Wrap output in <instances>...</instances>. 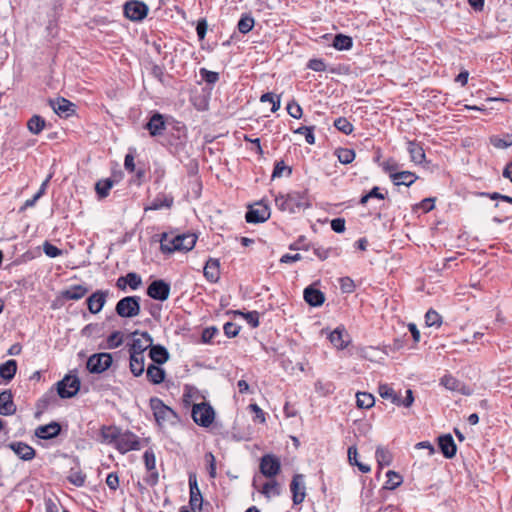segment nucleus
Here are the masks:
<instances>
[{
	"instance_id": "1",
	"label": "nucleus",
	"mask_w": 512,
	"mask_h": 512,
	"mask_svg": "<svg viewBox=\"0 0 512 512\" xmlns=\"http://www.w3.org/2000/svg\"><path fill=\"white\" fill-rule=\"evenodd\" d=\"M275 205L279 210L291 214L298 213L311 206L306 191L279 194L275 197Z\"/></svg>"
},
{
	"instance_id": "2",
	"label": "nucleus",
	"mask_w": 512,
	"mask_h": 512,
	"mask_svg": "<svg viewBox=\"0 0 512 512\" xmlns=\"http://www.w3.org/2000/svg\"><path fill=\"white\" fill-rule=\"evenodd\" d=\"M195 234L170 235L163 233L160 239V249L163 253L171 254L176 251H190L196 244Z\"/></svg>"
},
{
	"instance_id": "3",
	"label": "nucleus",
	"mask_w": 512,
	"mask_h": 512,
	"mask_svg": "<svg viewBox=\"0 0 512 512\" xmlns=\"http://www.w3.org/2000/svg\"><path fill=\"white\" fill-rule=\"evenodd\" d=\"M149 406L160 428L166 425L174 426L180 421L178 414L158 397H151Z\"/></svg>"
},
{
	"instance_id": "4",
	"label": "nucleus",
	"mask_w": 512,
	"mask_h": 512,
	"mask_svg": "<svg viewBox=\"0 0 512 512\" xmlns=\"http://www.w3.org/2000/svg\"><path fill=\"white\" fill-rule=\"evenodd\" d=\"M140 301L139 296H125L117 302L115 312L122 318L136 317L141 311Z\"/></svg>"
},
{
	"instance_id": "5",
	"label": "nucleus",
	"mask_w": 512,
	"mask_h": 512,
	"mask_svg": "<svg viewBox=\"0 0 512 512\" xmlns=\"http://www.w3.org/2000/svg\"><path fill=\"white\" fill-rule=\"evenodd\" d=\"M191 416L197 425L209 427L214 421L215 411L207 402L197 403L192 406Z\"/></svg>"
},
{
	"instance_id": "6",
	"label": "nucleus",
	"mask_w": 512,
	"mask_h": 512,
	"mask_svg": "<svg viewBox=\"0 0 512 512\" xmlns=\"http://www.w3.org/2000/svg\"><path fill=\"white\" fill-rule=\"evenodd\" d=\"M81 382L77 375L67 374L56 384V391L60 398L74 397L80 390Z\"/></svg>"
},
{
	"instance_id": "7",
	"label": "nucleus",
	"mask_w": 512,
	"mask_h": 512,
	"mask_svg": "<svg viewBox=\"0 0 512 512\" xmlns=\"http://www.w3.org/2000/svg\"><path fill=\"white\" fill-rule=\"evenodd\" d=\"M112 362L113 358L110 353H95L88 358L86 368L92 374H101L111 367Z\"/></svg>"
},
{
	"instance_id": "8",
	"label": "nucleus",
	"mask_w": 512,
	"mask_h": 512,
	"mask_svg": "<svg viewBox=\"0 0 512 512\" xmlns=\"http://www.w3.org/2000/svg\"><path fill=\"white\" fill-rule=\"evenodd\" d=\"M270 218V208L263 201L251 205L246 212L245 219L248 223H263Z\"/></svg>"
},
{
	"instance_id": "9",
	"label": "nucleus",
	"mask_w": 512,
	"mask_h": 512,
	"mask_svg": "<svg viewBox=\"0 0 512 512\" xmlns=\"http://www.w3.org/2000/svg\"><path fill=\"white\" fill-rule=\"evenodd\" d=\"M170 284L162 279L153 280L147 287V295L157 301L163 302L169 298Z\"/></svg>"
},
{
	"instance_id": "10",
	"label": "nucleus",
	"mask_w": 512,
	"mask_h": 512,
	"mask_svg": "<svg viewBox=\"0 0 512 512\" xmlns=\"http://www.w3.org/2000/svg\"><path fill=\"white\" fill-rule=\"evenodd\" d=\"M148 6L138 0H131L124 5V15L132 21L143 20L148 13Z\"/></svg>"
},
{
	"instance_id": "11",
	"label": "nucleus",
	"mask_w": 512,
	"mask_h": 512,
	"mask_svg": "<svg viewBox=\"0 0 512 512\" xmlns=\"http://www.w3.org/2000/svg\"><path fill=\"white\" fill-rule=\"evenodd\" d=\"M115 445L117 450L122 454L141 448L138 436L130 431L120 432Z\"/></svg>"
},
{
	"instance_id": "12",
	"label": "nucleus",
	"mask_w": 512,
	"mask_h": 512,
	"mask_svg": "<svg viewBox=\"0 0 512 512\" xmlns=\"http://www.w3.org/2000/svg\"><path fill=\"white\" fill-rule=\"evenodd\" d=\"M259 468L265 477L272 478L280 472L281 463L275 455L266 454L261 457Z\"/></svg>"
},
{
	"instance_id": "13",
	"label": "nucleus",
	"mask_w": 512,
	"mask_h": 512,
	"mask_svg": "<svg viewBox=\"0 0 512 512\" xmlns=\"http://www.w3.org/2000/svg\"><path fill=\"white\" fill-rule=\"evenodd\" d=\"M290 491L292 493V501L294 505L301 504L306 497L305 476L303 474H295L290 483Z\"/></svg>"
},
{
	"instance_id": "14",
	"label": "nucleus",
	"mask_w": 512,
	"mask_h": 512,
	"mask_svg": "<svg viewBox=\"0 0 512 512\" xmlns=\"http://www.w3.org/2000/svg\"><path fill=\"white\" fill-rule=\"evenodd\" d=\"M140 338H133L129 345V355H144V352L152 345L153 338L148 332L140 333Z\"/></svg>"
},
{
	"instance_id": "15",
	"label": "nucleus",
	"mask_w": 512,
	"mask_h": 512,
	"mask_svg": "<svg viewBox=\"0 0 512 512\" xmlns=\"http://www.w3.org/2000/svg\"><path fill=\"white\" fill-rule=\"evenodd\" d=\"M109 296V290H97L92 293L86 300L87 307L90 313L97 314L99 313Z\"/></svg>"
},
{
	"instance_id": "16",
	"label": "nucleus",
	"mask_w": 512,
	"mask_h": 512,
	"mask_svg": "<svg viewBox=\"0 0 512 512\" xmlns=\"http://www.w3.org/2000/svg\"><path fill=\"white\" fill-rule=\"evenodd\" d=\"M188 482H189V488H190V499H189L190 507L192 510H195V509L200 510L202 507L203 497H202L201 491H200L198 483H197L196 475L193 473L189 474Z\"/></svg>"
},
{
	"instance_id": "17",
	"label": "nucleus",
	"mask_w": 512,
	"mask_h": 512,
	"mask_svg": "<svg viewBox=\"0 0 512 512\" xmlns=\"http://www.w3.org/2000/svg\"><path fill=\"white\" fill-rule=\"evenodd\" d=\"M142 285V278L136 272H129L120 276L116 281V287L121 291H126L129 286L131 290H137Z\"/></svg>"
},
{
	"instance_id": "18",
	"label": "nucleus",
	"mask_w": 512,
	"mask_h": 512,
	"mask_svg": "<svg viewBox=\"0 0 512 512\" xmlns=\"http://www.w3.org/2000/svg\"><path fill=\"white\" fill-rule=\"evenodd\" d=\"M8 447L21 459L24 461L32 460L35 455V449L28 445L27 443L16 441L8 444Z\"/></svg>"
},
{
	"instance_id": "19",
	"label": "nucleus",
	"mask_w": 512,
	"mask_h": 512,
	"mask_svg": "<svg viewBox=\"0 0 512 512\" xmlns=\"http://www.w3.org/2000/svg\"><path fill=\"white\" fill-rule=\"evenodd\" d=\"M49 104L54 112L60 117L67 118L74 112V104L62 97H58L55 100H49Z\"/></svg>"
},
{
	"instance_id": "20",
	"label": "nucleus",
	"mask_w": 512,
	"mask_h": 512,
	"mask_svg": "<svg viewBox=\"0 0 512 512\" xmlns=\"http://www.w3.org/2000/svg\"><path fill=\"white\" fill-rule=\"evenodd\" d=\"M144 127L153 137L162 135L166 129L163 115L158 112L154 113Z\"/></svg>"
},
{
	"instance_id": "21",
	"label": "nucleus",
	"mask_w": 512,
	"mask_h": 512,
	"mask_svg": "<svg viewBox=\"0 0 512 512\" xmlns=\"http://www.w3.org/2000/svg\"><path fill=\"white\" fill-rule=\"evenodd\" d=\"M438 446L445 458L451 459L456 455L457 447L451 434L439 436Z\"/></svg>"
},
{
	"instance_id": "22",
	"label": "nucleus",
	"mask_w": 512,
	"mask_h": 512,
	"mask_svg": "<svg viewBox=\"0 0 512 512\" xmlns=\"http://www.w3.org/2000/svg\"><path fill=\"white\" fill-rule=\"evenodd\" d=\"M303 297L307 304L312 307H319L325 301V295L319 289H316L312 285L306 287L303 291Z\"/></svg>"
},
{
	"instance_id": "23",
	"label": "nucleus",
	"mask_w": 512,
	"mask_h": 512,
	"mask_svg": "<svg viewBox=\"0 0 512 512\" xmlns=\"http://www.w3.org/2000/svg\"><path fill=\"white\" fill-rule=\"evenodd\" d=\"M61 432V426L57 422H51L47 425H41L36 428L35 430V436L44 439L49 440L57 437Z\"/></svg>"
},
{
	"instance_id": "24",
	"label": "nucleus",
	"mask_w": 512,
	"mask_h": 512,
	"mask_svg": "<svg viewBox=\"0 0 512 512\" xmlns=\"http://www.w3.org/2000/svg\"><path fill=\"white\" fill-rule=\"evenodd\" d=\"M16 405L13 401L11 390H4L0 393V415L10 416L16 412Z\"/></svg>"
},
{
	"instance_id": "25",
	"label": "nucleus",
	"mask_w": 512,
	"mask_h": 512,
	"mask_svg": "<svg viewBox=\"0 0 512 512\" xmlns=\"http://www.w3.org/2000/svg\"><path fill=\"white\" fill-rule=\"evenodd\" d=\"M204 277L211 283H216L220 279V263L218 259L209 258L204 266Z\"/></svg>"
},
{
	"instance_id": "26",
	"label": "nucleus",
	"mask_w": 512,
	"mask_h": 512,
	"mask_svg": "<svg viewBox=\"0 0 512 512\" xmlns=\"http://www.w3.org/2000/svg\"><path fill=\"white\" fill-rule=\"evenodd\" d=\"M149 348V356L155 364L162 365L168 361L169 352L164 346L152 344Z\"/></svg>"
},
{
	"instance_id": "27",
	"label": "nucleus",
	"mask_w": 512,
	"mask_h": 512,
	"mask_svg": "<svg viewBox=\"0 0 512 512\" xmlns=\"http://www.w3.org/2000/svg\"><path fill=\"white\" fill-rule=\"evenodd\" d=\"M166 372L160 365L150 364L146 370V377L152 384L158 385L165 380Z\"/></svg>"
},
{
	"instance_id": "28",
	"label": "nucleus",
	"mask_w": 512,
	"mask_h": 512,
	"mask_svg": "<svg viewBox=\"0 0 512 512\" xmlns=\"http://www.w3.org/2000/svg\"><path fill=\"white\" fill-rule=\"evenodd\" d=\"M418 176L410 171H399L398 173H394L392 175V182L396 186L404 185L411 186L416 180Z\"/></svg>"
},
{
	"instance_id": "29",
	"label": "nucleus",
	"mask_w": 512,
	"mask_h": 512,
	"mask_svg": "<svg viewBox=\"0 0 512 512\" xmlns=\"http://www.w3.org/2000/svg\"><path fill=\"white\" fill-rule=\"evenodd\" d=\"M407 150L409 152L411 161L415 164H422L425 161L424 149L416 141H408Z\"/></svg>"
},
{
	"instance_id": "30",
	"label": "nucleus",
	"mask_w": 512,
	"mask_h": 512,
	"mask_svg": "<svg viewBox=\"0 0 512 512\" xmlns=\"http://www.w3.org/2000/svg\"><path fill=\"white\" fill-rule=\"evenodd\" d=\"M88 288L83 285H72L62 291L61 296L65 300H80L88 293Z\"/></svg>"
},
{
	"instance_id": "31",
	"label": "nucleus",
	"mask_w": 512,
	"mask_h": 512,
	"mask_svg": "<svg viewBox=\"0 0 512 512\" xmlns=\"http://www.w3.org/2000/svg\"><path fill=\"white\" fill-rule=\"evenodd\" d=\"M17 372V362L14 359H10L0 365V377L9 382L11 381Z\"/></svg>"
},
{
	"instance_id": "32",
	"label": "nucleus",
	"mask_w": 512,
	"mask_h": 512,
	"mask_svg": "<svg viewBox=\"0 0 512 512\" xmlns=\"http://www.w3.org/2000/svg\"><path fill=\"white\" fill-rule=\"evenodd\" d=\"M67 480L76 487H82L86 481V474L82 472L79 463L75 467L70 468Z\"/></svg>"
},
{
	"instance_id": "33",
	"label": "nucleus",
	"mask_w": 512,
	"mask_h": 512,
	"mask_svg": "<svg viewBox=\"0 0 512 512\" xmlns=\"http://www.w3.org/2000/svg\"><path fill=\"white\" fill-rule=\"evenodd\" d=\"M130 371L135 377H139L145 371V356L130 355Z\"/></svg>"
},
{
	"instance_id": "34",
	"label": "nucleus",
	"mask_w": 512,
	"mask_h": 512,
	"mask_svg": "<svg viewBox=\"0 0 512 512\" xmlns=\"http://www.w3.org/2000/svg\"><path fill=\"white\" fill-rule=\"evenodd\" d=\"M173 201L174 199L172 196L166 194H159L152 200L148 209L160 210L162 208H170L173 205Z\"/></svg>"
},
{
	"instance_id": "35",
	"label": "nucleus",
	"mask_w": 512,
	"mask_h": 512,
	"mask_svg": "<svg viewBox=\"0 0 512 512\" xmlns=\"http://www.w3.org/2000/svg\"><path fill=\"white\" fill-rule=\"evenodd\" d=\"M332 46L339 51L350 50L353 46V39L350 36L339 33L334 36Z\"/></svg>"
},
{
	"instance_id": "36",
	"label": "nucleus",
	"mask_w": 512,
	"mask_h": 512,
	"mask_svg": "<svg viewBox=\"0 0 512 512\" xmlns=\"http://www.w3.org/2000/svg\"><path fill=\"white\" fill-rule=\"evenodd\" d=\"M176 133L171 134L170 145L175 147L177 151L179 146H184L186 142V129L185 126H175L174 127Z\"/></svg>"
},
{
	"instance_id": "37",
	"label": "nucleus",
	"mask_w": 512,
	"mask_h": 512,
	"mask_svg": "<svg viewBox=\"0 0 512 512\" xmlns=\"http://www.w3.org/2000/svg\"><path fill=\"white\" fill-rule=\"evenodd\" d=\"M440 384L443 385L447 390L459 391L462 392L463 394H467L462 390V388L464 387L462 383L450 374L444 375L440 379Z\"/></svg>"
},
{
	"instance_id": "38",
	"label": "nucleus",
	"mask_w": 512,
	"mask_h": 512,
	"mask_svg": "<svg viewBox=\"0 0 512 512\" xmlns=\"http://www.w3.org/2000/svg\"><path fill=\"white\" fill-rule=\"evenodd\" d=\"M114 186V181L111 178L101 179L96 182L95 190L100 199L106 198L109 195L110 189Z\"/></svg>"
},
{
	"instance_id": "39",
	"label": "nucleus",
	"mask_w": 512,
	"mask_h": 512,
	"mask_svg": "<svg viewBox=\"0 0 512 512\" xmlns=\"http://www.w3.org/2000/svg\"><path fill=\"white\" fill-rule=\"evenodd\" d=\"M45 125V119L39 115H33L27 122L28 130L34 135L40 134Z\"/></svg>"
},
{
	"instance_id": "40",
	"label": "nucleus",
	"mask_w": 512,
	"mask_h": 512,
	"mask_svg": "<svg viewBox=\"0 0 512 512\" xmlns=\"http://www.w3.org/2000/svg\"><path fill=\"white\" fill-rule=\"evenodd\" d=\"M490 143L498 149H506L512 146V133H505L502 137L493 135L490 137Z\"/></svg>"
},
{
	"instance_id": "41",
	"label": "nucleus",
	"mask_w": 512,
	"mask_h": 512,
	"mask_svg": "<svg viewBox=\"0 0 512 512\" xmlns=\"http://www.w3.org/2000/svg\"><path fill=\"white\" fill-rule=\"evenodd\" d=\"M335 156H337L338 160L342 164H350L355 159V151L349 148L339 147L334 151Z\"/></svg>"
},
{
	"instance_id": "42",
	"label": "nucleus",
	"mask_w": 512,
	"mask_h": 512,
	"mask_svg": "<svg viewBox=\"0 0 512 512\" xmlns=\"http://www.w3.org/2000/svg\"><path fill=\"white\" fill-rule=\"evenodd\" d=\"M357 407L361 409L371 408L375 404V398L372 394L367 392H358L356 394Z\"/></svg>"
},
{
	"instance_id": "43",
	"label": "nucleus",
	"mask_w": 512,
	"mask_h": 512,
	"mask_svg": "<svg viewBox=\"0 0 512 512\" xmlns=\"http://www.w3.org/2000/svg\"><path fill=\"white\" fill-rule=\"evenodd\" d=\"M345 329L343 327H337L334 331L329 334L330 342L338 349H343L347 346L343 339Z\"/></svg>"
},
{
	"instance_id": "44",
	"label": "nucleus",
	"mask_w": 512,
	"mask_h": 512,
	"mask_svg": "<svg viewBox=\"0 0 512 512\" xmlns=\"http://www.w3.org/2000/svg\"><path fill=\"white\" fill-rule=\"evenodd\" d=\"M121 430L116 426H103L101 428V436L104 441L116 444Z\"/></svg>"
},
{
	"instance_id": "45",
	"label": "nucleus",
	"mask_w": 512,
	"mask_h": 512,
	"mask_svg": "<svg viewBox=\"0 0 512 512\" xmlns=\"http://www.w3.org/2000/svg\"><path fill=\"white\" fill-rule=\"evenodd\" d=\"M254 24V18L250 14H242L238 21L237 28L240 33L247 34L253 29Z\"/></svg>"
},
{
	"instance_id": "46",
	"label": "nucleus",
	"mask_w": 512,
	"mask_h": 512,
	"mask_svg": "<svg viewBox=\"0 0 512 512\" xmlns=\"http://www.w3.org/2000/svg\"><path fill=\"white\" fill-rule=\"evenodd\" d=\"M377 463L380 467L389 466L392 462V454L383 447H378L375 452Z\"/></svg>"
},
{
	"instance_id": "47",
	"label": "nucleus",
	"mask_w": 512,
	"mask_h": 512,
	"mask_svg": "<svg viewBox=\"0 0 512 512\" xmlns=\"http://www.w3.org/2000/svg\"><path fill=\"white\" fill-rule=\"evenodd\" d=\"M387 480L385 482L384 488L388 490H394L403 482L402 476L397 472L389 470L386 473Z\"/></svg>"
},
{
	"instance_id": "48",
	"label": "nucleus",
	"mask_w": 512,
	"mask_h": 512,
	"mask_svg": "<svg viewBox=\"0 0 512 512\" xmlns=\"http://www.w3.org/2000/svg\"><path fill=\"white\" fill-rule=\"evenodd\" d=\"M57 402L56 394L53 390L45 393L37 402V408L46 410Z\"/></svg>"
},
{
	"instance_id": "49",
	"label": "nucleus",
	"mask_w": 512,
	"mask_h": 512,
	"mask_svg": "<svg viewBox=\"0 0 512 512\" xmlns=\"http://www.w3.org/2000/svg\"><path fill=\"white\" fill-rule=\"evenodd\" d=\"M334 127L345 135H350L354 130L353 124L345 117L335 119Z\"/></svg>"
},
{
	"instance_id": "50",
	"label": "nucleus",
	"mask_w": 512,
	"mask_h": 512,
	"mask_svg": "<svg viewBox=\"0 0 512 512\" xmlns=\"http://www.w3.org/2000/svg\"><path fill=\"white\" fill-rule=\"evenodd\" d=\"M425 323L429 327H440L442 324V317L438 312L433 309H429L425 314Z\"/></svg>"
},
{
	"instance_id": "51",
	"label": "nucleus",
	"mask_w": 512,
	"mask_h": 512,
	"mask_svg": "<svg viewBox=\"0 0 512 512\" xmlns=\"http://www.w3.org/2000/svg\"><path fill=\"white\" fill-rule=\"evenodd\" d=\"M294 133L304 135L308 144H315L314 126H300L294 130Z\"/></svg>"
},
{
	"instance_id": "52",
	"label": "nucleus",
	"mask_w": 512,
	"mask_h": 512,
	"mask_svg": "<svg viewBox=\"0 0 512 512\" xmlns=\"http://www.w3.org/2000/svg\"><path fill=\"white\" fill-rule=\"evenodd\" d=\"M235 313L242 316L252 328L259 326V313L257 311H236Z\"/></svg>"
},
{
	"instance_id": "53",
	"label": "nucleus",
	"mask_w": 512,
	"mask_h": 512,
	"mask_svg": "<svg viewBox=\"0 0 512 512\" xmlns=\"http://www.w3.org/2000/svg\"><path fill=\"white\" fill-rule=\"evenodd\" d=\"M315 390L320 393L321 395H329L332 394L335 390V386L332 382H322L318 380L315 383Z\"/></svg>"
},
{
	"instance_id": "54",
	"label": "nucleus",
	"mask_w": 512,
	"mask_h": 512,
	"mask_svg": "<svg viewBox=\"0 0 512 512\" xmlns=\"http://www.w3.org/2000/svg\"><path fill=\"white\" fill-rule=\"evenodd\" d=\"M261 493L266 498H270L271 497V493H273L274 495H279L280 491H279V488H278V483L275 480H271L269 482H266L263 485V487H262Z\"/></svg>"
},
{
	"instance_id": "55",
	"label": "nucleus",
	"mask_w": 512,
	"mask_h": 512,
	"mask_svg": "<svg viewBox=\"0 0 512 512\" xmlns=\"http://www.w3.org/2000/svg\"><path fill=\"white\" fill-rule=\"evenodd\" d=\"M287 172V176L292 174V168L286 166L283 160L277 161L274 165V169L272 172V178H279L283 175V172Z\"/></svg>"
},
{
	"instance_id": "56",
	"label": "nucleus",
	"mask_w": 512,
	"mask_h": 512,
	"mask_svg": "<svg viewBox=\"0 0 512 512\" xmlns=\"http://www.w3.org/2000/svg\"><path fill=\"white\" fill-rule=\"evenodd\" d=\"M382 169L385 173L389 174L390 179L392 180V175L394 173H398L399 164L394 159H388L384 161L382 164Z\"/></svg>"
},
{
	"instance_id": "57",
	"label": "nucleus",
	"mask_w": 512,
	"mask_h": 512,
	"mask_svg": "<svg viewBox=\"0 0 512 512\" xmlns=\"http://www.w3.org/2000/svg\"><path fill=\"white\" fill-rule=\"evenodd\" d=\"M201 78L208 84H215L219 80V73L206 68L200 69Z\"/></svg>"
},
{
	"instance_id": "58",
	"label": "nucleus",
	"mask_w": 512,
	"mask_h": 512,
	"mask_svg": "<svg viewBox=\"0 0 512 512\" xmlns=\"http://www.w3.org/2000/svg\"><path fill=\"white\" fill-rule=\"evenodd\" d=\"M143 458L145 467L148 471L156 469V457L152 449L146 450L144 452Z\"/></svg>"
},
{
	"instance_id": "59",
	"label": "nucleus",
	"mask_w": 512,
	"mask_h": 512,
	"mask_svg": "<svg viewBox=\"0 0 512 512\" xmlns=\"http://www.w3.org/2000/svg\"><path fill=\"white\" fill-rule=\"evenodd\" d=\"M122 336L119 331L112 332L107 338V347L109 349H114L119 347L122 344Z\"/></svg>"
},
{
	"instance_id": "60",
	"label": "nucleus",
	"mask_w": 512,
	"mask_h": 512,
	"mask_svg": "<svg viewBox=\"0 0 512 512\" xmlns=\"http://www.w3.org/2000/svg\"><path fill=\"white\" fill-rule=\"evenodd\" d=\"M286 109L291 117L295 119H300L302 117V108L296 101L292 100L289 102Z\"/></svg>"
},
{
	"instance_id": "61",
	"label": "nucleus",
	"mask_w": 512,
	"mask_h": 512,
	"mask_svg": "<svg viewBox=\"0 0 512 512\" xmlns=\"http://www.w3.org/2000/svg\"><path fill=\"white\" fill-rule=\"evenodd\" d=\"M43 251L50 258H56L62 254V250L48 241L44 242Z\"/></svg>"
},
{
	"instance_id": "62",
	"label": "nucleus",
	"mask_w": 512,
	"mask_h": 512,
	"mask_svg": "<svg viewBox=\"0 0 512 512\" xmlns=\"http://www.w3.org/2000/svg\"><path fill=\"white\" fill-rule=\"evenodd\" d=\"M307 68L315 72H323L326 70V64L323 59L313 58L308 61Z\"/></svg>"
},
{
	"instance_id": "63",
	"label": "nucleus",
	"mask_w": 512,
	"mask_h": 512,
	"mask_svg": "<svg viewBox=\"0 0 512 512\" xmlns=\"http://www.w3.org/2000/svg\"><path fill=\"white\" fill-rule=\"evenodd\" d=\"M224 333L228 338H234L239 334L240 326L233 322H227L224 324Z\"/></svg>"
},
{
	"instance_id": "64",
	"label": "nucleus",
	"mask_w": 512,
	"mask_h": 512,
	"mask_svg": "<svg viewBox=\"0 0 512 512\" xmlns=\"http://www.w3.org/2000/svg\"><path fill=\"white\" fill-rule=\"evenodd\" d=\"M379 395L386 400H391L396 391L388 384H380L378 387Z\"/></svg>"
}]
</instances>
